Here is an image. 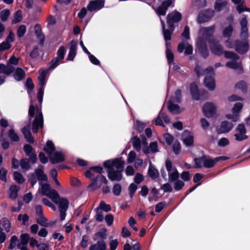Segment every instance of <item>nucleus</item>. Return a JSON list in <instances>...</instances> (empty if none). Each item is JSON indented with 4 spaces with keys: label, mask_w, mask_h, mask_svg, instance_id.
Wrapping results in <instances>:
<instances>
[{
    "label": "nucleus",
    "mask_w": 250,
    "mask_h": 250,
    "mask_svg": "<svg viewBox=\"0 0 250 250\" xmlns=\"http://www.w3.org/2000/svg\"><path fill=\"white\" fill-rule=\"evenodd\" d=\"M124 162L121 159L105 161L104 167L108 169V177L111 181H120L122 179V172L124 170Z\"/></svg>",
    "instance_id": "obj_1"
},
{
    "label": "nucleus",
    "mask_w": 250,
    "mask_h": 250,
    "mask_svg": "<svg viewBox=\"0 0 250 250\" xmlns=\"http://www.w3.org/2000/svg\"><path fill=\"white\" fill-rule=\"evenodd\" d=\"M195 72L198 76L201 75L205 76L204 83L206 88L210 91L215 89V83L213 78L214 72L212 67H208L203 70L200 66L197 65L195 68Z\"/></svg>",
    "instance_id": "obj_2"
},
{
    "label": "nucleus",
    "mask_w": 250,
    "mask_h": 250,
    "mask_svg": "<svg viewBox=\"0 0 250 250\" xmlns=\"http://www.w3.org/2000/svg\"><path fill=\"white\" fill-rule=\"evenodd\" d=\"M132 144L133 147L138 152L142 149L144 153L148 154L150 152H156L158 151L157 145L156 142L151 143L149 145V148L145 139H143L141 141L139 138L134 137L132 139Z\"/></svg>",
    "instance_id": "obj_3"
},
{
    "label": "nucleus",
    "mask_w": 250,
    "mask_h": 250,
    "mask_svg": "<svg viewBox=\"0 0 250 250\" xmlns=\"http://www.w3.org/2000/svg\"><path fill=\"white\" fill-rule=\"evenodd\" d=\"M30 116L35 118L32 123V130L33 132H37L39 127H42L43 125V116L41 109L35 107L32 102H31V105L29 109Z\"/></svg>",
    "instance_id": "obj_4"
},
{
    "label": "nucleus",
    "mask_w": 250,
    "mask_h": 250,
    "mask_svg": "<svg viewBox=\"0 0 250 250\" xmlns=\"http://www.w3.org/2000/svg\"><path fill=\"white\" fill-rule=\"evenodd\" d=\"M224 55L225 58L230 60L226 63V66L235 70L238 73L242 72L243 66L239 57L236 54L231 52H225Z\"/></svg>",
    "instance_id": "obj_5"
},
{
    "label": "nucleus",
    "mask_w": 250,
    "mask_h": 250,
    "mask_svg": "<svg viewBox=\"0 0 250 250\" xmlns=\"http://www.w3.org/2000/svg\"><path fill=\"white\" fill-rule=\"evenodd\" d=\"M54 200H52L54 203L58 205L59 211L60 212V216L61 221H63L66 217L65 211L68 207V202L67 200L64 198H61L57 192V196H55Z\"/></svg>",
    "instance_id": "obj_6"
},
{
    "label": "nucleus",
    "mask_w": 250,
    "mask_h": 250,
    "mask_svg": "<svg viewBox=\"0 0 250 250\" xmlns=\"http://www.w3.org/2000/svg\"><path fill=\"white\" fill-rule=\"evenodd\" d=\"M47 71L48 70L47 69H41L39 72L38 80L40 88L38 92L37 97L41 104L42 103L43 99L44 88L46 83V76Z\"/></svg>",
    "instance_id": "obj_7"
},
{
    "label": "nucleus",
    "mask_w": 250,
    "mask_h": 250,
    "mask_svg": "<svg viewBox=\"0 0 250 250\" xmlns=\"http://www.w3.org/2000/svg\"><path fill=\"white\" fill-rule=\"evenodd\" d=\"M38 193L48 197L51 200H54L55 196H57V192L53 189H51L50 185L47 183L40 184V188L38 189Z\"/></svg>",
    "instance_id": "obj_8"
},
{
    "label": "nucleus",
    "mask_w": 250,
    "mask_h": 250,
    "mask_svg": "<svg viewBox=\"0 0 250 250\" xmlns=\"http://www.w3.org/2000/svg\"><path fill=\"white\" fill-rule=\"evenodd\" d=\"M203 112L208 118H216L218 116L216 106L211 103H207L204 105Z\"/></svg>",
    "instance_id": "obj_9"
},
{
    "label": "nucleus",
    "mask_w": 250,
    "mask_h": 250,
    "mask_svg": "<svg viewBox=\"0 0 250 250\" xmlns=\"http://www.w3.org/2000/svg\"><path fill=\"white\" fill-rule=\"evenodd\" d=\"M166 167L168 172L169 181L171 182L176 181L179 177V173L169 160L166 161Z\"/></svg>",
    "instance_id": "obj_10"
},
{
    "label": "nucleus",
    "mask_w": 250,
    "mask_h": 250,
    "mask_svg": "<svg viewBox=\"0 0 250 250\" xmlns=\"http://www.w3.org/2000/svg\"><path fill=\"white\" fill-rule=\"evenodd\" d=\"M243 107V105L241 103L235 104L231 110L232 113L227 114L226 118L232 122L239 121L240 117V112Z\"/></svg>",
    "instance_id": "obj_11"
},
{
    "label": "nucleus",
    "mask_w": 250,
    "mask_h": 250,
    "mask_svg": "<svg viewBox=\"0 0 250 250\" xmlns=\"http://www.w3.org/2000/svg\"><path fill=\"white\" fill-rule=\"evenodd\" d=\"M111 210L110 205L105 204L104 201H101L97 208L95 209L96 212V215L95 216V219L98 222H102L104 220V214L102 210L108 212Z\"/></svg>",
    "instance_id": "obj_12"
},
{
    "label": "nucleus",
    "mask_w": 250,
    "mask_h": 250,
    "mask_svg": "<svg viewBox=\"0 0 250 250\" xmlns=\"http://www.w3.org/2000/svg\"><path fill=\"white\" fill-rule=\"evenodd\" d=\"M234 136L235 140L238 141H241L247 139L246 129L243 124H240L237 126Z\"/></svg>",
    "instance_id": "obj_13"
},
{
    "label": "nucleus",
    "mask_w": 250,
    "mask_h": 250,
    "mask_svg": "<svg viewBox=\"0 0 250 250\" xmlns=\"http://www.w3.org/2000/svg\"><path fill=\"white\" fill-rule=\"evenodd\" d=\"M102 172V167H92L86 171L85 175L87 178H91L94 181L98 178Z\"/></svg>",
    "instance_id": "obj_14"
},
{
    "label": "nucleus",
    "mask_w": 250,
    "mask_h": 250,
    "mask_svg": "<svg viewBox=\"0 0 250 250\" xmlns=\"http://www.w3.org/2000/svg\"><path fill=\"white\" fill-rule=\"evenodd\" d=\"M181 18V14L177 11L169 13L167 17V23L168 27L172 28L173 24L180 21Z\"/></svg>",
    "instance_id": "obj_15"
},
{
    "label": "nucleus",
    "mask_w": 250,
    "mask_h": 250,
    "mask_svg": "<svg viewBox=\"0 0 250 250\" xmlns=\"http://www.w3.org/2000/svg\"><path fill=\"white\" fill-rule=\"evenodd\" d=\"M182 140L187 147L192 146L194 143L193 134L187 130H185L182 134Z\"/></svg>",
    "instance_id": "obj_16"
},
{
    "label": "nucleus",
    "mask_w": 250,
    "mask_h": 250,
    "mask_svg": "<svg viewBox=\"0 0 250 250\" xmlns=\"http://www.w3.org/2000/svg\"><path fill=\"white\" fill-rule=\"evenodd\" d=\"M233 124L227 121H223L220 125L216 128V131L218 134L226 133L230 131L233 128Z\"/></svg>",
    "instance_id": "obj_17"
},
{
    "label": "nucleus",
    "mask_w": 250,
    "mask_h": 250,
    "mask_svg": "<svg viewBox=\"0 0 250 250\" xmlns=\"http://www.w3.org/2000/svg\"><path fill=\"white\" fill-rule=\"evenodd\" d=\"M213 15V11L212 10L203 11L199 14L197 21L199 23L207 21L212 17Z\"/></svg>",
    "instance_id": "obj_18"
},
{
    "label": "nucleus",
    "mask_w": 250,
    "mask_h": 250,
    "mask_svg": "<svg viewBox=\"0 0 250 250\" xmlns=\"http://www.w3.org/2000/svg\"><path fill=\"white\" fill-rule=\"evenodd\" d=\"M107 181L106 178L102 175L99 176L98 179H96L91 185L88 186V188L94 190L99 188L102 184H106Z\"/></svg>",
    "instance_id": "obj_19"
},
{
    "label": "nucleus",
    "mask_w": 250,
    "mask_h": 250,
    "mask_svg": "<svg viewBox=\"0 0 250 250\" xmlns=\"http://www.w3.org/2000/svg\"><path fill=\"white\" fill-rule=\"evenodd\" d=\"M50 161L53 164H57L62 162L65 159L63 154L61 151H54L50 155Z\"/></svg>",
    "instance_id": "obj_20"
},
{
    "label": "nucleus",
    "mask_w": 250,
    "mask_h": 250,
    "mask_svg": "<svg viewBox=\"0 0 250 250\" xmlns=\"http://www.w3.org/2000/svg\"><path fill=\"white\" fill-rule=\"evenodd\" d=\"M14 70V68L11 65H7L5 66V65L0 64V74L9 75L13 72ZM4 81V78L2 76H0V84H2Z\"/></svg>",
    "instance_id": "obj_21"
},
{
    "label": "nucleus",
    "mask_w": 250,
    "mask_h": 250,
    "mask_svg": "<svg viewBox=\"0 0 250 250\" xmlns=\"http://www.w3.org/2000/svg\"><path fill=\"white\" fill-rule=\"evenodd\" d=\"M184 49H185V54L186 55H190L192 53V46L187 42H182L178 46V51L182 53Z\"/></svg>",
    "instance_id": "obj_22"
},
{
    "label": "nucleus",
    "mask_w": 250,
    "mask_h": 250,
    "mask_svg": "<svg viewBox=\"0 0 250 250\" xmlns=\"http://www.w3.org/2000/svg\"><path fill=\"white\" fill-rule=\"evenodd\" d=\"M171 3L170 0H165L162 5L155 10L156 12L159 16L165 15L167 7L171 4Z\"/></svg>",
    "instance_id": "obj_23"
},
{
    "label": "nucleus",
    "mask_w": 250,
    "mask_h": 250,
    "mask_svg": "<svg viewBox=\"0 0 250 250\" xmlns=\"http://www.w3.org/2000/svg\"><path fill=\"white\" fill-rule=\"evenodd\" d=\"M104 2L101 0L91 1L87 6V9L90 11L99 10L104 6Z\"/></svg>",
    "instance_id": "obj_24"
},
{
    "label": "nucleus",
    "mask_w": 250,
    "mask_h": 250,
    "mask_svg": "<svg viewBox=\"0 0 250 250\" xmlns=\"http://www.w3.org/2000/svg\"><path fill=\"white\" fill-rule=\"evenodd\" d=\"M24 150L26 154L29 157L30 161L33 163H36L37 158L31 146L29 145H25L24 146Z\"/></svg>",
    "instance_id": "obj_25"
},
{
    "label": "nucleus",
    "mask_w": 250,
    "mask_h": 250,
    "mask_svg": "<svg viewBox=\"0 0 250 250\" xmlns=\"http://www.w3.org/2000/svg\"><path fill=\"white\" fill-rule=\"evenodd\" d=\"M210 43V50L213 54L220 55L222 53V47L218 42H211Z\"/></svg>",
    "instance_id": "obj_26"
},
{
    "label": "nucleus",
    "mask_w": 250,
    "mask_h": 250,
    "mask_svg": "<svg viewBox=\"0 0 250 250\" xmlns=\"http://www.w3.org/2000/svg\"><path fill=\"white\" fill-rule=\"evenodd\" d=\"M190 91L193 99L198 100L199 99V92L198 86L195 83H192L190 85Z\"/></svg>",
    "instance_id": "obj_27"
},
{
    "label": "nucleus",
    "mask_w": 250,
    "mask_h": 250,
    "mask_svg": "<svg viewBox=\"0 0 250 250\" xmlns=\"http://www.w3.org/2000/svg\"><path fill=\"white\" fill-rule=\"evenodd\" d=\"M175 102L174 100H170L168 104V108L170 112L173 114H178L180 113L183 110L181 109L180 107L175 104H173V102Z\"/></svg>",
    "instance_id": "obj_28"
},
{
    "label": "nucleus",
    "mask_w": 250,
    "mask_h": 250,
    "mask_svg": "<svg viewBox=\"0 0 250 250\" xmlns=\"http://www.w3.org/2000/svg\"><path fill=\"white\" fill-rule=\"evenodd\" d=\"M197 46L198 50L201 53L202 55L206 58L208 56V52L206 49V46L204 44L201 39H199L197 41Z\"/></svg>",
    "instance_id": "obj_29"
},
{
    "label": "nucleus",
    "mask_w": 250,
    "mask_h": 250,
    "mask_svg": "<svg viewBox=\"0 0 250 250\" xmlns=\"http://www.w3.org/2000/svg\"><path fill=\"white\" fill-rule=\"evenodd\" d=\"M106 246L105 242L103 241H99L96 244L92 245L89 250H105Z\"/></svg>",
    "instance_id": "obj_30"
},
{
    "label": "nucleus",
    "mask_w": 250,
    "mask_h": 250,
    "mask_svg": "<svg viewBox=\"0 0 250 250\" xmlns=\"http://www.w3.org/2000/svg\"><path fill=\"white\" fill-rule=\"evenodd\" d=\"M235 50L239 53L244 54L248 50V44L247 42H241L236 45Z\"/></svg>",
    "instance_id": "obj_31"
},
{
    "label": "nucleus",
    "mask_w": 250,
    "mask_h": 250,
    "mask_svg": "<svg viewBox=\"0 0 250 250\" xmlns=\"http://www.w3.org/2000/svg\"><path fill=\"white\" fill-rule=\"evenodd\" d=\"M160 21L161 22V24L162 26V28L163 29V33H164V36L165 39L166 41H169L171 39V35L173 32V28H169L170 29V31L167 30H165V23L164 21H162V20L160 18Z\"/></svg>",
    "instance_id": "obj_32"
},
{
    "label": "nucleus",
    "mask_w": 250,
    "mask_h": 250,
    "mask_svg": "<svg viewBox=\"0 0 250 250\" xmlns=\"http://www.w3.org/2000/svg\"><path fill=\"white\" fill-rule=\"evenodd\" d=\"M36 174L39 181H47V176L44 173L43 171V167H40L36 171Z\"/></svg>",
    "instance_id": "obj_33"
},
{
    "label": "nucleus",
    "mask_w": 250,
    "mask_h": 250,
    "mask_svg": "<svg viewBox=\"0 0 250 250\" xmlns=\"http://www.w3.org/2000/svg\"><path fill=\"white\" fill-rule=\"evenodd\" d=\"M29 239V235L28 234H21L20 236V242L18 244L17 246L27 247Z\"/></svg>",
    "instance_id": "obj_34"
},
{
    "label": "nucleus",
    "mask_w": 250,
    "mask_h": 250,
    "mask_svg": "<svg viewBox=\"0 0 250 250\" xmlns=\"http://www.w3.org/2000/svg\"><path fill=\"white\" fill-rule=\"evenodd\" d=\"M204 167L209 168L213 167L216 163L215 158L212 159L207 156H204Z\"/></svg>",
    "instance_id": "obj_35"
},
{
    "label": "nucleus",
    "mask_w": 250,
    "mask_h": 250,
    "mask_svg": "<svg viewBox=\"0 0 250 250\" xmlns=\"http://www.w3.org/2000/svg\"><path fill=\"white\" fill-rule=\"evenodd\" d=\"M19 190V188L16 185H12L9 190V195L10 198L15 199L17 197V192Z\"/></svg>",
    "instance_id": "obj_36"
},
{
    "label": "nucleus",
    "mask_w": 250,
    "mask_h": 250,
    "mask_svg": "<svg viewBox=\"0 0 250 250\" xmlns=\"http://www.w3.org/2000/svg\"><path fill=\"white\" fill-rule=\"evenodd\" d=\"M214 30V27L213 26H210L207 28H204L200 30V32L203 35V37L205 38L206 37L211 35Z\"/></svg>",
    "instance_id": "obj_37"
},
{
    "label": "nucleus",
    "mask_w": 250,
    "mask_h": 250,
    "mask_svg": "<svg viewBox=\"0 0 250 250\" xmlns=\"http://www.w3.org/2000/svg\"><path fill=\"white\" fill-rule=\"evenodd\" d=\"M14 76L15 79L19 81L24 78L25 73L21 68H18L16 69Z\"/></svg>",
    "instance_id": "obj_38"
},
{
    "label": "nucleus",
    "mask_w": 250,
    "mask_h": 250,
    "mask_svg": "<svg viewBox=\"0 0 250 250\" xmlns=\"http://www.w3.org/2000/svg\"><path fill=\"white\" fill-rule=\"evenodd\" d=\"M227 5V2L224 0H217L214 4V9L217 11H220Z\"/></svg>",
    "instance_id": "obj_39"
},
{
    "label": "nucleus",
    "mask_w": 250,
    "mask_h": 250,
    "mask_svg": "<svg viewBox=\"0 0 250 250\" xmlns=\"http://www.w3.org/2000/svg\"><path fill=\"white\" fill-rule=\"evenodd\" d=\"M22 132L25 136V138L27 140V141L29 143H33L34 140L33 138L31 136V132L29 130V127H24L22 129Z\"/></svg>",
    "instance_id": "obj_40"
},
{
    "label": "nucleus",
    "mask_w": 250,
    "mask_h": 250,
    "mask_svg": "<svg viewBox=\"0 0 250 250\" xmlns=\"http://www.w3.org/2000/svg\"><path fill=\"white\" fill-rule=\"evenodd\" d=\"M34 28L35 32L37 38H38L39 41L42 43L44 40V37L42 33L41 27L38 25H36L35 26Z\"/></svg>",
    "instance_id": "obj_41"
},
{
    "label": "nucleus",
    "mask_w": 250,
    "mask_h": 250,
    "mask_svg": "<svg viewBox=\"0 0 250 250\" xmlns=\"http://www.w3.org/2000/svg\"><path fill=\"white\" fill-rule=\"evenodd\" d=\"M166 46H167V51H166V55H167V58L168 62V63H171V62H173V54L170 48V46L168 44V43H166Z\"/></svg>",
    "instance_id": "obj_42"
},
{
    "label": "nucleus",
    "mask_w": 250,
    "mask_h": 250,
    "mask_svg": "<svg viewBox=\"0 0 250 250\" xmlns=\"http://www.w3.org/2000/svg\"><path fill=\"white\" fill-rule=\"evenodd\" d=\"M44 150L48 154L49 156L55 151V147L52 142L48 141L46 143V145L44 147Z\"/></svg>",
    "instance_id": "obj_43"
},
{
    "label": "nucleus",
    "mask_w": 250,
    "mask_h": 250,
    "mask_svg": "<svg viewBox=\"0 0 250 250\" xmlns=\"http://www.w3.org/2000/svg\"><path fill=\"white\" fill-rule=\"evenodd\" d=\"M240 23L241 25V30H242V35L244 37L247 36V21L245 18H243L241 20Z\"/></svg>",
    "instance_id": "obj_44"
},
{
    "label": "nucleus",
    "mask_w": 250,
    "mask_h": 250,
    "mask_svg": "<svg viewBox=\"0 0 250 250\" xmlns=\"http://www.w3.org/2000/svg\"><path fill=\"white\" fill-rule=\"evenodd\" d=\"M148 173L149 176L152 179H155L159 176V172L156 169L150 165Z\"/></svg>",
    "instance_id": "obj_45"
},
{
    "label": "nucleus",
    "mask_w": 250,
    "mask_h": 250,
    "mask_svg": "<svg viewBox=\"0 0 250 250\" xmlns=\"http://www.w3.org/2000/svg\"><path fill=\"white\" fill-rule=\"evenodd\" d=\"M235 4H238V5L236 7V9L237 11L241 13L244 11L247 10V8L245 6L241 3V0H231Z\"/></svg>",
    "instance_id": "obj_46"
},
{
    "label": "nucleus",
    "mask_w": 250,
    "mask_h": 250,
    "mask_svg": "<svg viewBox=\"0 0 250 250\" xmlns=\"http://www.w3.org/2000/svg\"><path fill=\"white\" fill-rule=\"evenodd\" d=\"M22 12L21 10H18L15 14L13 19L12 20L13 23H16L22 20Z\"/></svg>",
    "instance_id": "obj_47"
},
{
    "label": "nucleus",
    "mask_w": 250,
    "mask_h": 250,
    "mask_svg": "<svg viewBox=\"0 0 250 250\" xmlns=\"http://www.w3.org/2000/svg\"><path fill=\"white\" fill-rule=\"evenodd\" d=\"M8 137L13 141L18 142L19 141V136L12 129L9 130Z\"/></svg>",
    "instance_id": "obj_48"
},
{
    "label": "nucleus",
    "mask_w": 250,
    "mask_h": 250,
    "mask_svg": "<svg viewBox=\"0 0 250 250\" xmlns=\"http://www.w3.org/2000/svg\"><path fill=\"white\" fill-rule=\"evenodd\" d=\"M232 33V27L231 25H229L228 26L224 28L223 30V35L225 37H229Z\"/></svg>",
    "instance_id": "obj_49"
},
{
    "label": "nucleus",
    "mask_w": 250,
    "mask_h": 250,
    "mask_svg": "<svg viewBox=\"0 0 250 250\" xmlns=\"http://www.w3.org/2000/svg\"><path fill=\"white\" fill-rule=\"evenodd\" d=\"M182 42H187L186 40L189 39V30L188 26L185 27L184 30L182 34Z\"/></svg>",
    "instance_id": "obj_50"
},
{
    "label": "nucleus",
    "mask_w": 250,
    "mask_h": 250,
    "mask_svg": "<svg viewBox=\"0 0 250 250\" xmlns=\"http://www.w3.org/2000/svg\"><path fill=\"white\" fill-rule=\"evenodd\" d=\"M172 149L175 154H178L181 151V146L178 141H175L172 145Z\"/></svg>",
    "instance_id": "obj_51"
},
{
    "label": "nucleus",
    "mask_w": 250,
    "mask_h": 250,
    "mask_svg": "<svg viewBox=\"0 0 250 250\" xmlns=\"http://www.w3.org/2000/svg\"><path fill=\"white\" fill-rule=\"evenodd\" d=\"M10 11L8 9H4L0 12V19L2 21H6L10 15Z\"/></svg>",
    "instance_id": "obj_52"
},
{
    "label": "nucleus",
    "mask_w": 250,
    "mask_h": 250,
    "mask_svg": "<svg viewBox=\"0 0 250 250\" xmlns=\"http://www.w3.org/2000/svg\"><path fill=\"white\" fill-rule=\"evenodd\" d=\"M136 154L133 151H131L127 156V162L129 164L132 163L136 160Z\"/></svg>",
    "instance_id": "obj_53"
},
{
    "label": "nucleus",
    "mask_w": 250,
    "mask_h": 250,
    "mask_svg": "<svg viewBox=\"0 0 250 250\" xmlns=\"http://www.w3.org/2000/svg\"><path fill=\"white\" fill-rule=\"evenodd\" d=\"M1 224L4 229L7 232H9L10 230L11 226L9 221L6 218H3L1 221Z\"/></svg>",
    "instance_id": "obj_54"
},
{
    "label": "nucleus",
    "mask_w": 250,
    "mask_h": 250,
    "mask_svg": "<svg viewBox=\"0 0 250 250\" xmlns=\"http://www.w3.org/2000/svg\"><path fill=\"white\" fill-rule=\"evenodd\" d=\"M48 219L43 215L38 217L37 221L41 226L45 227Z\"/></svg>",
    "instance_id": "obj_55"
},
{
    "label": "nucleus",
    "mask_w": 250,
    "mask_h": 250,
    "mask_svg": "<svg viewBox=\"0 0 250 250\" xmlns=\"http://www.w3.org/2000/svg\"><path fill=\"white\" fill-rule=\"evenodd\" d=\"M18 238L16 236H13L10 241V244L9 246V249H13L17 246Z\"/></svg>",
    "instance_id": "obj_56"
},
{
    "label": "nucleus",
    "mask_w": 250,
    "mask_h": 250,
    "mask_svg": "<svg viewBox=\"0 0 250 250\" xmlns=\"http://www.w3.org/2000/svg\"><path fill=\"white\" fill-rule=\"evenodd\" d=\"M20 165L21 168L24 170H27L30 167L29 161L27 159L21 160V161Z\"/></svg>",
    "instance_id": "obj_57"
},
{
    "label": "nucleus",
    "mask_w": 250,
    "mask_h": 250,
    "mask_svg": "<svg viewBox=\"0 0 250 250\" xmlns=\"http://www.w3.org/2000/svg\"><path fill=\"white\" fill-rule=\"evenodd\" d=\"M203 160H204V157H202L200 158H195L194 159V162L195 165V167H201L203 166H204V161H203Z\"/></svg>",
    "instance_id": "obj_58"
},
{
    "label": "nucleus",
    "mask_w": 250,
    "mask_h": 250,
    "mask_svg": "<svg viewBox=\"0 0 250 250\" xmlns=\"http://www.w3.org/2000/svg\"><path fill=\"white\" fill-rule=\"evenodd\" d=\"M229 141L227 138H222L218 142V145L221 147L226 146L229 144Z\"/></svg>",
    "instance_id": "obj_59"
},
{
    "label": "nucleus",
    "mask_w": 250,
    "mask_h": 250,
    "mask_svg": "<svg viewBox=\"0 0 250 250\" xmlns=\"http://www.w3.org/2000/svg\"><path fill=\"white\" fill-rule=\"evenodd\" d=\"M162 111H161L159 115H158L157 118L156 119L155 121V124L157 125H161L164 126V124L163 122V118H162Z\"/></svg>",
    "instance_id": "obj_60"
},
{
    "label": "nucleus",
    "mask_w": 250,
    "mask_h": 250,
    "mask_svg": "<svg viewBox=\"0 0 250 250\" xmlns=\"http://www.w3.org/2000/svg\"><path fill=\"white\" fill-rule=\"evenodd\" d=\"M26 32V27L24 25H21L17 31V35L19 37H22Z\"/></svg>",
    "instance_id": "obj_61"
},
{
    "label": "nucleus",
    "mask_w": 250,
    "mask_h": 250,
    "mask_svg": "<svg viewBox=\"0 0 250 250\" xmlns=\"http://www.w3.org/2000/svg\"><path fill=\"white\" fill-rule=\"evenodd\" d=\"M15 180L18 183H22L24 182V179L22 175L17 172H16L14 174Z\"/></svg>",
    "instance_id": "obj_62"
},
{
    "label": "nucleus",
    "mask_w": 250,
    "mask_h": 250,
    "mask_svg": "<svg viewBox=\"0 0 250 250\" xmlns=\"http://www.w3.org/2000/svg\"><path fill=\"white\" fill-rule=\"evenodd\" d=\"M65 53V48L63 46L60 47L57 52L58 57L60 60H62L64 58V55Z\"/></svg>",
    "instance_id": "obj_63"
},
{
    "label": "nucleus",
    "mask_w": 250,
    "mask_h": 250,
    "mask_svg": "<svg viewBox=\"0 0 250 250\" xmlns=\"http://www.w3.org/2000/svg\"><path fill=\"white\" fill-rule=\"evenodd\" d=\"M200 123L202 127L205 130L207 129L209 126V122L205 118H201L200 119Z\"/></svg>",
    "instance_id": "obj_64"
}]
</instances>
